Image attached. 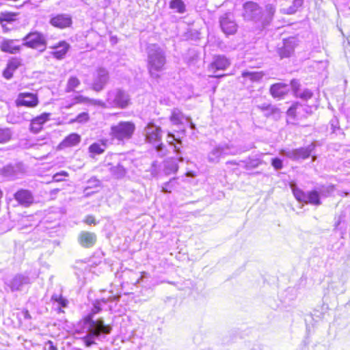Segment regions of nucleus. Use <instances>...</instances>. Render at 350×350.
Returning <instances> with one entry per match:
<instances>
[{
  "label": "nucleus",
  "instance_id": "obj_1",
  "mask_svg": "<svg viewBox=\"0 0 350 350\" xmlns=\"http://www.w3.org/2000/svg\"><path fill=\"white\" fill-rule=\"evenodd\" d=\"M100 310L98 304H94L92 313L83 319L82 327L86 335L82 338V340L87 347L96 344V340H99L102 334L106 335L111 332V327L109 325H105L102 319H93V315L99 312Z\"/></svg>",
  "mask_w": 350,
  "mask_h": 350
},
{
  "label": "nucleus",
  "instance_id": "obj_2",
  "mask_svg": "<svg viewBox=\"0 0 350 350\" xmlns=\"http://www.w3.org/2000/svg\"><path fill=\"white\" fill-rule=\"evenodd\" d=\"M147 66L150 77L159 79V73L165 69L166 57L164 51L157 44H150L147 48Z\"/></svg>",
  "mask_w": 350,
  "mask_h": 350
},
{
  "label": "nucleus",
  "instance_id": "obj_3",
  "mask_svg": "<svg viewBox=\"0 0 350 350\" xmlns=\"http://www.w3.org/2000/svg\"><path fill=\"white\" fill-rule=\"evenodd\" d=\"M92 102L95 106L103 108L125 109L130 105V96L120 88H113L106 93L105 101L94 100Z\"/></svg>",
  "mask_w": 350,
  "mask_h": 350
},
{
  "label": "nucleus",
  "instance_id": "obj_4",
  "mask_svg": "<svg viewBox=\"0 0 350 350\" xmlns=\"http://www.w3.org/2000/svg\"><path fill=\"white\" fill-rule=\"evenodd\" d=\"M242 151L232 144H221L215 146L207 154V160L211 163H217L220 159L227 155H235Z\"/></svg>",
  "mask_w": 350,
  "mask_h": 350
},
{
  "label": "nucleus",
  "instance_id": "obj_5",
  "mask_svg": "<svg viewBox=\"0 0 350 350\" xmlns=\"http://www.w3.org/2000/svg\"><path fill=\"white\" fill-rule=\"evenodd\" d=\"M135 131V125L131 121H120L111 127L110 135L118 141L129 140L132 138Z\"/></svg>",
  "mask_w": 350,
  "mask_h": 350
},
{
  "label": "nucleus",
  "instance_id": "obj_6",
  "mask_svg": "<svg viewBox=\"0 0 350 350\" xmlns=\"http://www.w3.org/2000/svg\"><path fill=\"white\" fill-rule=\"evenodd\" d=\"M314 148L315 145L312 143L306 147H301L296 149H282L280 151V154L293 161L306 159L311 155Z\"/></svg>",
  "mask_w": 350,
  "mask_h": 350
},
{
  "label": "nucleus",
  "instance_id": "obj_7",
  "mask_svg": "<svg viewBox=\"0 0 350 350\" xmlns=\"http://www.w3.org/2000/svg\"><path fill=\"white\" fill-rule=\"evenodd\" d=\"M23 40L22 46H26L39 51H44L46 49V41L44 35L40 33H30Z\"/></svg>",
  "mask_w": 350,
  "mask_h": 350
},
{
  "label": "nucleus",
  "instance_id": "obj_8",
  "mask_svg": "<svg viewBox=\"0 0 350 350\" xmlns=\"http://www.w3.org/2000/svg\"><path fill=\"white\" fill-rule=\"evenodd\" d=\"M109 81V72L104 68H98L92 76V89L97 92H101Z\"/></svg>",
  "mask_w": 350,
  "mask_h": 350
},
{
  "label": "nucleus",
  "instance_id": "obj_9",
  "mask_svg": "<svg viewBox=\"0 0 350 350\" xmlns=\"http://www.w3.org/2000/svg\"><path fill=\"white\" fill-rule=\"evenodd\" d=\"M243 17L247 21H259L262 16L261 8L255 2L248 1L243 5Z\"/></svg>",
  "mask_w": 350,
  "mask_h": 350
},
{
  "label": "nucleus",
  "instance_id": "obj_10",
  "mask_svg": "<svg viewBox=\"0 0 350 350\" xmlns=\"http://www.w3.org/2000/svg\"><path fill=\"white\" fill-rule=\"evenodd\" d=\"M144 133L147 142L156 144L161 142L163 132L159 126L150 122L144 128Z\"/></svg>",
  "mask_w": 350,
  "mask_h": 350
},
{
  "label": "nucleus",
  "instance_id": "obj_11",
  "mask_svg": "<svg viewBox=\"0 0 350 350\" xmlns=\"http://www.w3.org/2000/svg\"><path fill=\"white\" fill-rule=\"evenodd\" d=\"M30 283L31 279L27 273L16 274L6 282L12 292L22 291L25 285Z\"/></svg>",
  "mask_w": 350,
  "mask_h": 350
},
{
  "label": "nucleus",
  "instance_id": "obj_12",
  "mask_svg": "<svg viewBox=\"0 0 350 350\" xmlns=\"http://www.w3.org/2000/svg\"><path fill=\"white\" fill-rule=\"evenodd\" d=\"M220 27L226 35L234 34L237 31V24L234 22L233 15L226 13L220 18Z\"/></svg>",
  "mask_w": 350,
  "mask_h": 350
},
{
  "label": "nucleus",
  "instance_id": "obj_13",
  "mask_svg": "<svg viewBox=\"0 0 350 350\" xmlns=\"http://www.w3.org/2000/svg\"><path fill=\"white\" fill-rule=\"evenodd\" d=\"M38 104V99L36 94L29 92L20 93L16 100V106H25L34 107Z\"/></svg>",
  "mask_w": 350,
  "mask_h": 350
},
{
  "label": "nucleus",
  "instance_id": "obj_14",
  "mask_svg": "<svg viewBox=\"0 0 350 350\" xmlns=\"http://www.w3.org/2000/svg\"><path fill=\"white\" fill-rule=\"evenodd\" d=\"M14 198L18 204L23 207H29L34 201L31 191L27 189H19L14 194Z\"/></svg>",
  "mask_w": 350,
  "mask_h": 350
},
{
  "label": "nucleus",
  "instance_id": "obj_15",
  "mask_svg": "<svg viewBox=\"0 0 350 350\" xmlns=\"http://www.w3.org/2000/svg\"><path fill=\"white\" fill-rule=\"evenodd\" d=\"M72 17L68 14H56L52 16L50 19L51 25L59 29L68 27L72 25Z\"/></svg>",
  "mask_w": 350,
  "mask_h": 350
},
{
  "label": "nucleus",
  "instance_id": "obj_16",
  "mask_svg": "<svg viewBox=\"0 0 350 350\" xmlns=\"http://www.w3.org/2000/svg\"><path fill=\"white\" fill-rule=\"evenodd\" d=\"M230 64L229 59L224 55H217L214 57L213 62L209 65L208 70L215 73L217 70H226Z\"/></svg>",
  "mask_w": 350,
  "mask_h": 350
},
{
  "label": "nucleus",
  "instance_id": "obj_17",
  "mask_svg": "<svg viewBox=\"0 0 350 350\" xmlns=\"http://www.w3.org/2000/svg\"><path fill=\"white\" fill-rule=\"evenodd\" d=\"M21 46L19 40H5L1 42L0 48L3 52L16 54L20 51Z\"/></svg>",
  "mask_w": 350,
  "mask_h": 350
},
{
  "label": "nucleus",
  "instance_id": "obj_18",
  "mask_svg": "<svg viewBox=\"0 0 350 350\" xmlns=\"http://www.w3.org/2000/svg\"><path fill=\"white\" fill-rule=\"evenodd\" d=\"M78 241L83 247H92L96 243V235L94 232L82 231L79 234Z\"/></svg>",
  "mask_w": 350,
  "mask_h": 350
},
{
  "label": "nucleus",
  "instance_id": "obj_19",
  "mask_svg": "<svg viewBox=\"0 0 350 350\" xmlns=\"http://www.w3.org/2000/svg\"><path fill=\"white\" fill-rule=\"evenodd\" d=\"M22 173L20 165H8L0 170V174L3 177L14 180L19 176Z\"/></svg>",
  "mask_w": 350,
  "mask_h": 350
},
{
  "label": "nucleus",
  "instance_id": "obj_20",
  "mask_svg": "<svg viewBox=\"0 0 350 350\" xmlns=\"http://www.w3.org/2000/svg\"><path fill=\"white\" fill-rule=\"evenodd\" d=\"M50 113H43L33 118L30 124V131L33 133H38L42 129V125L49 120Z\"/></svg>",
  "mask_w": 350,
  "mask_h": 350
},
{
  "label": "nucleus",
  "instance_id": "obj_21",
  "mask_svg": "<svg viewBox=\"0 0 350 350\" xmlns=\"http://www.w3.org/2000/svg\"><path fill=\"white\" fill-rule=\"evenodd\" d=\"M308 106L303 105L299 103L293 104L287 111V115L294 119L299 120L306 118L304 111Z\"/></svg>",
  "mask_w": 350,
  "mask_h": 350
},
{
  "label": "nucleus",
  "instance_id": "obj_22",
  "mask_svg": "<svg viewBox=\"0 0 350 350\" xmlns=\"http://www.w3.org/2000/svg\"><path fill=\"white\" fill-rule=\"evenodd\" d=\"M53 51L51 54L58 59H63L68 52L70 45L65 41L59 42L57 45L51 47Z\"/></svg>",
  "mask_w": 350,
  "mask_h": 350
},
{
  "label": "nucleus",
  "instance_id": "obj_23",
  "mask_svg": "<svg viewBox=\"0 0 350 350\" xmlns=\"http://www.w3.org/2000/svg\"><path fill=\"white\" fill-rule=\"evenodd\" d=\"M288 85L282 83L273 84L271 86L270 92L271 95L278 98H282L288 92Z\"/></svg>",
  "mask_w": 350,
  "mask_h": 350
},
{
  "label": "nucleus",
  "instance_id": "obj_24",
  "mask_svg": "<svg viewBox=\"0 0 350 350\" xmlns=\"http://www.w3.org/2000/svg\"><path fill=\"white\" fill-rule=\"evenodd\" d=\"M81 142V136L77 133H71L59 144L60 148L77 146Z\"/></svg>",
  "mask_w": 350,
  "mask_h": 350
},
{
  "label": "nucleus",
  "instance_id": "obj_25",
  "mask_svg": "<svg viewBox=\"0 0 350 350\" xmlns=\"http://www.w3.org/2000/svg\"><path fill=\"white\" fill-rule=\"evenodd\" d=\"M291 40H284V45L279 49V55L281 58L288 57L294 51V45Z\"/></svg>",
  "mask_w": 350,
  "mask_h": 350
},
{
  "label": "nucleus",
  "instance_id": "obj_26",
  "mask_svg": "<svg viewBox=\"0 0 350 350\" xmlns=\"http://www.w3.org/2000/svg\"><path fill=\"white\" fill-rule=\"evenodd\" d=\"M107 148V144L105 142L101 140L98 142H95L91 144L89 148V152L91 154V157H93L95 154H103Z\"/></svg>",
  "mask_w": 350,
  "mask_h": 350
},
{
  "label": "nucleus",
  "instance_id": "obj_27",
  "mask_svg": "<svg viewBox=\"0 0 350 350\" xmlns=\"http://www.w3.org/2000/svg\"><path fill=\"white\" fill-rule=\"evenodd\" d=\"M109 171L116 178H121L124 176L126 170L122 165L118 163L116 165L108 164Z\"/></svg>",
  "mask_w": 350,
  "mask_h": 350
},
{
  "label": "nucleus",
  "instance_id": "obj_28",
  "mask_svg": "<svg viewBox=\"0 0 350 350\" xmlns=\"http://www.w3.org/2000/svg\"><path fill=\"white\" fill-rule=\"evenodd\" d=\"M187 118L178 109L175 108L172 110L170 119L172 124L178 125L183 124Z\"/></svg>",
  "mask_w": 350,
  "mask_h": 350
},
{
  "label": "nucleus",
  "instance_id": "obj_29",
  "mask_svg": "<svg viewBox=\"0 0 350 350\" xmlns=\"http://www.w3.org/2000/svg\"><path fill=\"white\" fill-rule=\"evenodd\" d=\"M306 204H311L313 205H320L321 200L319 194L317 191H309L306 194Z\"/></svg>",
  "mask_w": 350,
  "mask_h": 350
},
{
  "label": "nucleus",
  "instance_id": "obj_30",
  "mask_svg": "<svg viewBox=\"0 0 350 350\" xmlns=\"http://www.w3.org/2000/svg\"><path fill=\"white\" fill-rule=\"evenodd\" d=\"M264 76L262 72H252V71H243L242 77L245 79H248L252 82L260 81Z\"/></svg>",
  "mask_w": 350,
  "mask_h": 350
},
{
  "label": "nucleus",
  "instance_id": "obj_31",
  "mask_svg": "<svg viewBox=\"0 0 350 350\" xmlns=\"http://www.w3.org/2000/svg\"><path fill=\"white\" fill-rule=\"evenodd\" d=\"M170 8L179 14H183L186 11L185 4L182 0H171Z\"/></svg>",
  "mask_w": 350,
  "mask_h": 350
},
{
  "label": "nucleus",
  "instance_id": "obj_32",
  "mask_svg": "<svg viewBox=\"0 0 350 350\" xmlns=\"http://www.w3.org/2000/svg\"><path fill=\"white\" fill-rule=\"evenodd\" d=\"M165 171L166 174H172L177 172L178 166L175 159H170L165 161Z\"/></svg>",
  "mask_w": 350,
  "mask_h": 350
},
{
  "label": "nucleus",
  "instance_id": "obj_33",
  "mask_svg": "<svg viewBox=\"0 0 350 350\" xmlns=\"http://www.w3.org/2000/svg\"><path fill=\"white\" fill-rule=\"evenodd\" d=\"M94 99L89 98L88 97L83 96L82 95L76 96L73 98L72 103L66 106V108H70L73 105L77 103H89L92 105H94L92 100Z\"/></svg>",
  "mask_w": 350,
  "mask_h": 350
},
{
  "label": "nucleus",
  "instance_id": "obj_34",
  "mask_svg": "<svg viewBox=\"0 0 350 350\" xmlns=\"http://www.w3.org/2000/svg\"><path fill=\"white\" fill-rule=\"evenodd\" d=\"M303 3L304 0H294L291 6H290L287 10H281V12L283 14H293L295 13L298 8L302 5Z\"/></svg>",
  "mask_w": 350,
  "mask_h": 350
},
{
  "label": "nucleus",
  "instance_id": "obj_35",
  "mask_svg": "<svg viewBox=\"0 0 350 350\" xmlns=\"http://www.w3.org/2000/svg\"><path fill=\"white\" fill-rule=\"evenodd\" d=\"M291 189H292L293 195H294L295 198H296V200L297 201H299V202L305 203L307 193H305L304 191H303L300 189L297 188L295 185H292Z\"/></svg>",
  "mask_w": 350,
  "mask_h": 350
},
{
  "label": "nucleus",
  "instance_id": "obj_36",
  "mask_svg": "<svg viewBox=\"0 0 350 350\" xmlns=\"http://www.w3.org/2000/svg\"><path fill=\"white\" fill-rule=\"evenodd\" d=\"M12 132L10 129L0 128V143H6L11 139Z\"/></svg>",
  "mask_w": 350,
  "mask_h": 350
},
{
  "label": "nucleus",
  "instance_id": "obj_37",
  "mask_svg": "<svg viewBox=\"0 0 350 350\" xmlns=\"http://www.w3.org/2000/svg\"><path fill=\"white\" fill-rule=\"evenodd\" d=\"M80 84V81L76 77H71L68 81L66 90L67 92L73 91Z\"/></svg>",
  "mask_w": 350,
  "mask_h": 350
},
{
  "label": "nucleus",
  "instance_id": "obj_38",
  "mask_svg": "<svg viewBox=\"0 0 350 350\" xmlns=\"http://www.w3.org/2000/svg\"><path fill=\"white\" fill-rule=\"evenodd\" d=\"M295 94L297 97H299L304 100H307L308 99L310 98L312 96V92L308 89L296 90H295Z\"/></svg>",
  "mask_w": 350,
  "mask_h": 350
},
{
  "label": "nucleus",
  "instance_id": "obj_39",
  "mask_svg": "<svg viewBox=\"0 0 350 350\" xmlns=\"http://www.w3.org/2000/svg\"><path fill=\"white\" fill-rule=\"evenodd\" d=\"M176 180L175 178L170 180L165 183L161 187V191L163 193H171L172 190L175 188Z\"/></svg>",
  "mask_w": 350,
  "mask_h": 350
},
{
  "label": "nucleus",
  "instance_id": "obj_40",
  "mask_svg": "<svg viewBox=\"0 0 350 350\" xmlns=\"http://www.w3.org/2000/svg\"><path fill=\"white\" fill-rule=\"evenodd\" d=\"M245 168L246 170H252L258 167L262 164V161L259 159H249L245 161Z\"/></svg>",
  "mask_w": 350,
  "mask_h": 350
},
{
  "label": "nucleus",
  "instance_id": "obj_41",
  "mask_svg": "<svg viewBox=\"0 0 350 350\" xmlns=\"http://www.w3.org/2000/svg\"><path fill=\"white\" fill-rule=\"evenodd\" d=\"M16 14L12 13H1L0 16V23L4 25L3 23H11L16 20Z\"/></svg>",
  "mask_w": 350,
  "mask_h": 350
},
{
  "label": "nucleus",
  "instance_id": "obj_42",
  "mask_svg": "<svg viewBox=\"0 0 350 350\" xmlns=\"http://www.w3.org/2000/svg\"><path fill=\"white\" fill-rule=\"evenodd\" d=\"M90 120V116L88 112H82L77 115L75 119L71 120V122L85 123Z\"/></svg>",
  "mask_w": 350,
  "mask_h": 350
},
{
  "label": "nucleus",
  "instance_id": "obj_43",
  "mask_svg": "<svg viewBox=\"0 0 350 350\" xmlns=\"http://www.w3.org/2000/svg\"><path fill=\"white\" fill-rule=\"evenodd\" d=\"M51 299L58 304V305L62 308H66L68 306V300L63 297L62 295H53Z\"/></svg>",
  "mask_w": 350,
  "mask_h": 350
},
{
  "label": "nucleus",
  "instance_id": "obj_44",
  "mask_svg": "<svg viewBox=\"0 0 350 350\" xmlns=\"http://www.w3.org/2000/svg\"><path fill=\"white\" fill-rule=\"evenodd\" d=\"M265 12L267 21H271L275 14V7L272 4H268L266 5Z\"/></svg>",
  "mask_w": 350,
  "mask_h": 350
},
{
  "label": "nucleus",
  "instance_id": "obj_45",
  "mask_svg": "<svg viewBox=\"0 0 350 350\" xmlns=\"http://www.w3.org/2000/svg\"><path fill=\"white\" fill-rule=\"evenodd\" d=\"M155 145V150L160 157H164L167 154V150L163 143L159 142Z\"/></svg>",
  "mask_w": 350,
  "mask_h": 350
},
{
  "label": "nucleus",
  "instance_id": "obj_46",
  "mask_svg": "<svg viewBox=\"0 0 350 350\" xmlns=\"http://www.w3.org/2000/svg\"><path fill=\"white\" fill-rule=\"evenodd\" d=\"M271 165L275 170H280L283 167V161L281 159L275 157L271 159Z\"/></svg>",
  "mask_w": 350,
  "mask_h": 350
},
{
  "label": "nucleus",
  "instance_id": "obj_47",
  "mask_svg": "<svg viewBox=\"0 0 350 350\" xmlns=\"http://www.w3.org/2000/svg\"><path fill=\"white\" fill-rule=\"evenodd\" d=\"M167 141L169 144L174 146V151L176 152V153H178L180 151L179 148H178L176 145L174 144V142L177 141L176 139L175 138L174 135L173 134L169 133L167 134Z\"/></svg>",
  "mask_w": 350,
  "mask_h": 350
},
{
  "label": "nucleus",
  "instance_id": "obj_48",
  "mask_svg": "<svg viewBox=\"0 0 350 350\" xmlns=\"http://www.w3.org/2000/svg\"><path fill=\"white\" fill-rule=\"evenodd\" d=\"M20 65L21 62L18 59H12L10 61H9L7 66L9 68V69H11L12 70L14 71L18 68Z\"/></svg>",
  "mask_w": 350,
  "mask_h": 350
},
{
  "label": "nucleus",
  "instance_id": "obj_49",
  "mask_svg": "<svg viewBox=\"0 0 350 350\" xmlns=\"http://www.w3.org/2000/svg\"><path fill=\"white\" fill-rule=\"evenodd\" d=\"M330 126L332 130V132L334 133H337V131H340V126L338 125V121L336 118H333L330 121Z\"/></svg>",
  "mask_w": 350,
  "mask_h": 350
},
{
  "label": "nucleus",
  "instance_id": "obj_50",
  "mask_svg": "<svg viewBox=\"0 0 350 350\" xmlns=\"http://www.w3.org/2000/svg\"><path fill=\"white\" fill-rule=\"evenodd\" d=\"M13 72L14 71L11 69H9V68L7 66V68L3 71V75L5 79H10L12 77Z\"/></svg>",
  "mask_w": 350,
  "mask_h": 350
},
{
  "label": "nucleus",
  "instance_id": "obj_51",
  "mask_svg": "<svg viewBox=\"0 0 350 350\" xmlns=\"http://www.w3.org/2000/svg\"><path fill=\"white\" fill-rule=\"evenodd\" d=\"M85 222L88 224H96L95 219L92 215H88L85 217Z\"/></svg>",
  "mask_w": 350,
  "mask_h": 350
},
{
  "label": "nucleus",
  "instance_id": "obj_52",
  "mask_svg": "<svg viewBox=\"0 0 350 350\" xmlns=\"http://www.w3.org/2000/svg\"><path fill=\"white\" fill-rule=\"evenodd\" d=\"M53 180L56 182H59V181H62L64 180V178H62V176L59 174V172L56 173L55 174H54L53 177Z\"/></svg>",
  "mask_w": 350,
  "mask_h": 350
},
{
  "label": "nucleus",
  "instance_id": "obj_53",
  "mask_svg": "<svg viewBox=\"0 0 350 350\" xmlns=\"http://www.w3.org/2000/svg\"><path fill=\"white\" fill-rule=\"evenodd\" d=\"M342 221H343V215H340L339 216L338 220L336 222V224H335L336 228H339V226H340V224L342 222Z\"/></svg>",
  "mask_w": 350,
  "mask_h": 350
},
{
  "label": "nucleus",
  "instance_id": "obj_54",
  "mask_svg": "<svg viewBox=\"0 0 350 350\" xmlns=\"http://www.w3.org/2000/svg\"><path fill=\"white\" fill-rule=\"evenodd\" d=\"M22 315L23 316L24 319H30L31 315L29 312L27 310H24L22 312Z\"/></svg>",
  "mask_w": 350,
  "mask_h": 350
},
{
  "label": "nucleus",
  "instance_id": "obj_55",
  "mask_svg": "<svg viewBox=\"0 0 350 350\" xmlns=\"http://www.w3.org/2000/svg\"><path fill=\"white\" fill-rule=\"evenodd\" d=\"M185 120L189 124V126L191 129H196V125L191 122L190 118L187 117Z\"/></svg>",
  "mask_w": 350,
  "mask_h": 350
},
{
  "label": "nucleus",
  "instance_id": "obj_56",
  "mask_svg": "<svg viewBox=\"0 0 350 350\" xmlns=\"http://www.w3.org/2000/svg\"><path fill=\"white\" fill-rule=\"evenodd\" d=\"M311 113H312V107H308V109L306 108V109H305V111H304V113H305V115H306V117L308 115L310 114Z\"/></svg>",
  "mask_w": 350,
  "mask_h": 350
},
{
  "label": "nucleus",
  "instance_id": "obj_57",
  "mask_svg": "<svg viewBox=\"0 0 350 350\" xmlns=\"http://www.w3.org/2000/svg\"><path fill=\"white\" fill-rule=\"evenodd\" d=\"M262 110H269L270 109H272V107L270 105H262V107H260Z\"/></svg>",
  "mask_w": 350,
  "mask_h": 350
},
{
  "label": "nucleus",
  "instance_id": "obj_58",
  "mask_svg": "<svg viewBox=\"0 0 350 350\" xmlns=\"http://www.w3.org/2000/svg\"><path fill=\"white\" fill-rule=\"evenodd\" d=\"M49 343L50 344L49 350H57V348L53 345L51 341H49Z\"/></svg>",
  "mask_w": 350,
  "mask_h": 350
},
{
  "label": "nucleus",
  "instance_id": "obj_59",
  "mask_svg": "<svg viewBox=\"0 0 350 350\" xmlns=\"http://www.w3.org/2000/svg\"><path fill=\"white\" fill-rule=\"evenodd\" d=\"M59 174L62 176H68V172H65V171H62L60 172H59Z\"/></svg>",
  "mask_w": 350,
  "mask_h": 350
},
{
  "label": "nucleus",
  "instance_id": "obj_60",
  "mask_svg": "<svg viewBox=\"0 0 350 350\" xmlns=\"http://www.w3.org/2000/svg\"><path fill=\"white\" fill-rule=\"evenodd\" d=\"M92 180L96 183V185H98L100 183L99 180L96 178L90 180V182H91Z\"/></svg>",
  "mask_w": 350,
  "mask_h": 350
},
{
  "label": "nucleus",
  "instance_id": "obj_61",
  "mask_svg": "<svg viewBox=\"0 0 350 350\" xmlns=\"http://www.w3.org/2000/svg\"><path fill=\"white\" fill-rule=\"evenodd\" d=\"M8 122H9L14 123V122H13L12 120H9V116L8 117Z\"/></svg>",
  "mask_w": 350,
  "mask_h": 350
},
{
  "label": "nucleus",
  "instance_id": "obj_62",
  "mask_svg": "<svg viewBox=\"0 0 350 350\" xmlns=\"http://www.w3.org/2000/svg\"><path fill=\"white\" fill-rule=\"evenodd\" d=\"M179 161H183V159L182 157H180V158H179Z\"/></svg>",
  "mask_w": 350,
  "mask_h": 350
},
{
  "label": "nucleus",
  "instance_id": "obj_63",
  "mask_svg": "<svg viewBox=\"0 0 350 350\" xmlns=\"http://www.w3.org/2000/svg\"><path fill=\"white\" fill-rule=\"evenodd\" d=\"M316 159V157L315 156H312V160L314 161Z\"/></svg>",
  "mask_w": 350,
  "mask_h": 350
},
{
  "label": "nucleus",
  "instance_id": "obj_64",
  "mask_svg": "<svg viewBox=\"0 0 350 350\" xmlns=\"http://www.w3.org/2000/svg\"><path fill=\"white\" fill-rule=\"evenodd\" d=\"M228 163H232V164H235V163H234V162H232V161H229Z\"/></svg>",
  "mask_w": 350,
  "mask_h": 350
}]
</instances>
